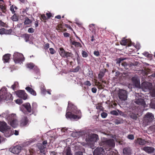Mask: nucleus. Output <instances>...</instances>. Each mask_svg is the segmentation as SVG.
I'll return each instance as SVG.
<instances>
[{
    "mask_svg": "<svg viewBox=\"0 0 155 155\" xmlns=\"http://www.w3.org/2000/svg\"><path fill=\"white\" fill-rule=\"evenodd\" d=\"M154 118V115L151 113H147L145 115L144 121L146 125H148L152 123Z\"/></svg>",
    "mask_w": 155,
    "mask_h": 155,
    "instance_id": "4",
    "label": "nucleus"
},
{
    "mask_svg": "<svg viewBox=\"0 0 155 155\" xmlns=\"http://www.w3.org/2000/svg\"><path fill=\"white\" fill-rule=\"evenodd\" d=\"M105 72L103 71H100L98 75V77L100 81H102V78L104 76L105 74Z\"/></svg>",
    "mask_w": 155,
    "mask_h": 155,
    "instance_id": "34",
    "label": "nucleus"
},
{
    "mask_svg": "<svg viewBox=\"0 0 155 155\" xmlns=\"http://www.w3.org/2000/svg\"><path fill=\"white\" fill-rule=\"evenodd\" d=\"M142 54L147 57V58H151L152 57V54H149L148 52L145 51L142 53Z\"/></svg>",
    "mask_w": 155,
    "mask_h": 155,
    "instance_id": "39",
    "label": "nucleus"
},
{
    "mask_svg": "<svg viewBox=\"0 0 155 155\" xmlns=\"http://www.w3.org/2000/svg\"><path fill=\"white\" fill-rule=\"evenodd\" d=\"M107 116V113L103 112L101 114V116L103 118H106Z\"/></svg>",
    "mask_w": 155,
    "mask_h": 155,
    "instance_id": "51",
    "label": "nucleus"
},
{
    "mask_svg": "<svg viewBox=\"0 0 155 155\" xmlns=\"http://www.w3.org/2000/svg\"><path fill=\"white\" fill-rule=\"evenodd\" d=\"M31 21L29 18H28V17L25 18V21L24 22V24H29L31 23Z\"/></svg>",
    "mask_w": 155,
    "mask_h": 155,
    "instance_id": "41",
    "label": "nucleus"
},
{
    "mask_svg": "<svg viewBox=\"0 0 155 155\" xmlns=\"http://www.w3.org/2000/svg\"><path fill=\"white\" fill-rule=\"evenodd\" d=\"M135 102L137 104L141 105L143 106L145 105V103L144 100L142 98H139L138 100H136Z\"/></svg>",
    "mask_w": 155,
    "mask_h": 155,
    "instance_id": "22",
    "label": "nucleus"
},
{
    "mask_svg": "<svg viewBox=\"0 0 155 155\" xmlns=\"http://www.w3.org/2000/svg\"><path fill=\"white\" fill-rule=\"evenodd\" d=\"M9 127L7 124L4 121H0V131L3 132Z\"/></svg>",
    "mask_w": 155,
    "mask_h": 155,
    "instance_id": "15",
    "label": "nucleus"
},
{
    "mask_svg": "<svg viewBox=\"0 0 155 155\" xmlns=\"http://www.w3.org/2000/svg\"><path fill=\"white\" fill-rule=\"evenodd\" d=\"M13 59L16 64L21 63L24 60L23 55L18 52H15L14 53Z\"/></svg>",
    "mask_w": 155,
    "mask_h": 155,
    "instance_id": "3",
    "label": "nucleus"
},
{
    "mask_svg": "<svg viewBox=\"0 0 155 155\" xmlns=\"http://www.w3.org/2000/svg\"><path fill=\"white\" fill-rule=\"evenodd\" d=\"M59 49V53L60 55L62 57H63L66 51H65L63 48H60Z\"/></svg>",
    "mask_w": 155,
    "mask_h": 155,
    "instance_id": "32",
    "label": "nucleus"
},
{
    "mask_svg": "<svg viewBox=\"0 0 155 155\" xmlns=\"http://www.w3.org/2000/svg\"><path fill=\"white\" fill-rule=\"evenodd\" d=\"M66 155H73L71 153V149L69 148H68L66 149Z\"/></svg>",
    "mask_w": 155,
    "mask_h": 155,
    "instance_id": "43",
    "label": "nucleus"
},
{
    "mask_svg": "<svg viewBox=\"0 0 155 155\" xmlns=\"http://www.w3.org/2000/svg\"><path fill=\"white\" fill-rule=\"evenodd\" d=\"M96 108L100 110H103V108L101 104H98L96 106Z\"/></svg>",
    "mask_w": 155,
    "mask_h": 155,
    "instance_id": "45",
    "label": "nucleus"
},
{
    "mask_svg": "<svg viewBox=\"0 0 155 155\" xmlns=\"http://www.w3.org/2000/svg\"><path fill=\"white\" fill-rule=\"evenodd\" d=\"M3 133H4L5 136L6 137H10L12 135V131L10 128L8 127L6 130H4Z\"/></svg>",
    "mask_w": 155,
    "mask_h": 155,
    "instance_id": "20",
    "label": "nucleus"
},
{
    "mask_svg": "<svg viewBox=\"0 0 155 155\" xmlns=\"http://www.w3.org/2000/svg\"><path fill=\"white\" fill-rule=\"evenodd\" d=\"M118 95L119 98L122 101H125L127 98V92L125 90L120 89L119 91Z\"/></svg>",
    "mask_w": 155,
    "mask_h": 155,
    "instance_id": "6",
    "label": "nucleus"
},
{
    "mask_svg": "<svg viewBox=\"0 0 155 155\" xmlns=\"http://www.w3.org/2000/svg\"><path fill=\"white\" fill-rule=\"evenodd\" d=\"M150 94L153 97H155V89H153L151 90L150 92Z\"/></svg>",
    "mask_w": 155,
    "mask_h": 155,
    "instance_id": "48",
    "label": "nucleus"
},
{
    "mask_svg": "<svg viewBox=\"0 0 155 155\" xmlns=\"http://www.w3.org/2000/svg\"><path fill=\"white\" fill-rule=\"evenodd\" d=\"M137 142L139 144L141 145H144L147 143V141L141 138H138L137 139Z\"/></svg>",
    "mask_w": 155,
    "mask_h": 155,
    "instance_id": "25",
    "label": "nucleus"
},
{
    "mask_svg": "<svg viewBox=\"0 0 155 155\" xmlns=\"http://www.w3.org/2000/svg\"><path fill=\"white\" fill-rule=\"evenodd\" d=\"M121 65L124 66L126 69H128L130 67V66L128 64H127L126 62H123L121 63Z\"/></svg>",
    "mask_w": 155,
    "mask_h": 155,
    "instance_id": "40",
    "label": "nucleus"
},
{
    "mask_svg": "<svg viewBox=\"0 0 155 155\" xmlns=\"http://www.w3.org/2000/svg\"><path fill=\"white\" fill-rule=\"evenodd\" d=\"M11 20L13 21H17L18 20V17L16 14L14 13V15L11 18Z\"/></svg>",
    "mask_w": 155,
    "mask_h": 155,
    "instance_id": "37",
    "label": "nucleus"
},
{
    "mask_svg": "<svg viewBox=\"0 0 155 155\" xmlns=\"http://www.w3.org/2000/svg\"><path fill=\"white\" fill-rule=\"evenodd\" d=\"M16 119V114H11L9 115L7 117V119L8 120V122H9L11 120H15Z\"/></svg>",
    "mask_w": 155,
    "mask_h": 155,
    "instance_id": "21",
    "label": "nucleus"
},
{
    "mask_svg": "<svg viewBox=\"0 0 155 155\" xmlns=\"http://www.w3.org/2000/svg\"><path fill=\"white\" fill-rule=\"evenodd\" d=\"M128 42L129 40L127 39H123L121 41L120 44L121 45H126L128 43Z\"/></svg>",
    "mask_w": 155,
    "mask_h": 155,
    "instance_id": "35",
    "label": "nucleus"
},
{
    "mask_svg": "<svg viewBox=\"0 0 155 155\" xmlns=\"http://www.w3.org/2000/svg\"><path fill=\"white\" fill-rule=\"evenodd\" d=\"M98 88L100 89H103L104 88V86L100 82H98Z\"/></svg>",
    "mask_w": 155,
    "mask_h": 155,
    "instance_id": "49",
    "label": "nucleus"
},
{
    "mask_svg": "<svg viewBox=\"0 0 155 155\" xmlns=\"http://www.w3.org/2000/svg\"><path fill=\"white\" fill-rule=\"evenodd\" d=\"M14 9H15V10H16L18 9V8L15 6H14L13 5L10 6V10L11 11L12 14H14L15 12V11L14 10Z\"/></svg>",
    "mask_w": 155,
    "mask_h": 155,
    "instance_id": "36",
    "label": "nucleus"
},
{
    "mask_svg": "<svg viewBox=\"0 0 155 155\" xmlns=\"http://www.w3.org/2000/svg\"><path fill=\"white\" fill-rule=\"evenodd\" d=\"M75 54L77 55V60L78 62V63L79 61H80V58L79 56V54L77 51H76Z\"/></svg>",
    "mask_w": 155,
    "mask_h": 155,
    "instance_id": "56",
    "label": "nucleus"
},
{
    "mask_svg": "<svg viewBox=\"0 0 155 155\" xmlns=\"http://www.w3.org/2000/svg\"><path fill=\"white\" fill-rule=\"evenodd\" d=\"M94 54L97 57H98L100 55V53L98 51H95L94 52Z\"/></svg>",
    "mask_w": 155,
    "mask_h": 155,
    "instance_id": "57",
    "label": "nucleus"
},
{
    "mask_svg": "<svg viewBox=\"0 0 155 155\" xmlns=\"http://www.w3.org/2000/svg\"><path fill=\"white\" fill-rule=\"evenodd\" d=\"M82 55L83 57L86 58L88 56L87 53L85 51H82Z\"/></svg>",
    "mask_w": 155,
    "mask_h": 155,
    "instance_id": "46",
    "label": "nucleus"
},
{
    "mask_svg": "<svg viewBox=\"0 0 155 155\" xmlns=\"http://www.w3.org/2000/svg\"><path fill=\"white\" fill-rule=\"evenodd\" d=\"M127 138L130 140H133L134 139V136L133 134H129L128 135Z\"/></svg>",
    "mask_w": 155,
    "mask_h": 155,
    "instance_id": "53",
    "label": "nucleus"
},
{
    "mask_svg": "<svg viewBox=\"0 0 155 155\" xmlns=\"http://www.w3.org/2000/svg\"><path fill=\"white\" fill-rule=\"evenodd\" d=\"M98 137V135L96 134H92L89 137L91 141H96Z\"/></svg>",
    "mask_w": 155,
    "mask_h": 155,
    "instance_id": "24",
    "label": "nucleus"
},
{
    "mask_svg": "<svg viewBox=\"0 0 155 155\" xmlns=\"http://www.w3.org/2000/svg\"><path fill=\"white\" fill-rule=\"evenodd\" d=\"M56 29L59 31L63 32V27L62 25H58L56 28Z\"/></svg>",
    "mask_w": 155,
    "mask_h": 155,
    "instance_id": "42",
    "label": "nucleus"
},
{
    "mask_svg": "<svg viewBox=\"0 0 155 155\" xmlns=\"http://www.w3.org/2000/svg\"><path fill=\"white\" fill-rule=\"evenodd\" d=\"M104 149L102 147H97L94 151L93 155H103L104 153Z\"/></svg>",
    "mask_w": 155,
    "mask_h": 155,
    "instance_id": "13",
    "label": "nucleus"
},
{
    "mask_svg": "<svg viewBox=\"0 0 155 155\" xmlns=\"http://www.w3.org/2000/svg\"><path fill=\"white\" fill-rule=\"evenodd\" d=\"M11 54H6L3 56L2 60L4 63H8L10 59Z\"/></svg>",
    "mask_w": 155,
    "mask_h": 155,
    "instance_id": "18",
    "label": "nucleus"
},
{
    "mask_svg": "<svg viewBox=\"0 0 155 155\" xmlns=\"http://www.w3.org/2000/svg\"><path fill=\"white\" fill-rule=\"evenodd\" d=\"M37 106V104L36 103H33L32 104V113L33 114L34 113L33 110H35Z\"/></svg>",
    "mask_w": 155,
    "mask_h": 155,
    "instance_id": "44",
    "label": "nucleus"
},
{
    "mask_svg": "<svg viewBox=\"0 0 155 155\" xmlns=\"http://www.w3.org/2000/svg\"><path fill=\"white\" fill-rule=\"evenodd\" d=\"M26 67L27 68L30 69H33L34 71L36 73H39V70L37 66H36L34 64L32 63H28L26 64Z\"/></svg>",
    "mask_w": 155,
    "mask_h": 155,
    "instance_id": "12",
    "label": "nucleus"
},
{
    "mask_svg": "<svg viewBox=\"0 0 155 155\" xmlns=\"http://www.w3.org/2000/svg\"><path fill=\"white\" fill-rule=\"evenodd\" d=\"M73 56V54L71 52L66 51L63 58H66L68 59L71 58H72Z\"/></svg>",
    "mask_w": 155,
    "mask_h": 155,
    "instance_id": "29",
    "label": "nucleus"
},
{
    "mask_svg": "<svg viewBox=\"0 0 155 155\" xmlns=\"http://www.w3.org/2000/svg\"><path fill=\"white\" fill-rule=\"evenodd\" d=\"M138 114H136L133 113H130V117L134 120H136L138 118Z\"/></svg>",
    "mask_w": 155,
    "mask_h": 155,
    "instance_id": "33",
    "label": "nucleus"
},
{
    "mask_svg": "<svg viewBox=\"0 0 155 155\" xmlns=\"http://www.w3.org/2000/svg\"><path fill=\"white\" fill-rule=\"evenodd\" d=\"M22 106L25 108L26 111L23 109L22 111L25 115H28L29 113H32V110L30 103H27L22 105Z\"/></svg>",
    "mask_w": 155,
    "mask_h": 155,
    "instance_id": "5",
    "label": "nucleus"
},
{
    "mask_svg": "<svg viewBox=\"0 0 155 155\" xmlns=\"http://www.w3.org/2000/svg\"><path fill=\"white\" fill-rule=\"evenodd\" d=\"M123 59L122 58H120L118 59H117V64H120L121 63V61L123 60Z\"/></svg>",
    "mask_w": 155,
    "mask_h": 155,
    "instance_id": "60",
    "label": "nucleus"
},
{
    "mask_svg": "<svg viewBox=\"0 0 155 155\" xmlns=\"http://www.w3.org/2000/svg\"><path fill=\"white\" fill-rule=\"evenodd\" d=\"M2 100H12V95L7 93V89L5 87H2L0 90V102Z\"/></svg>",
    "mask_w": 155,
    "mask_h": 155,
    "instance_id": "2",
    "label": "nucleus"
},
{
    "mask_svg": "<svg viewBox=\"0 0 155 155\" xmlns=\"http://www.w3.org/2000/svg\"><path fill=\"white\" fill-rule=\"evenodd\" d=\"M131 80L133 82V83L134 84L136 85H138L139 84V81L136 77H132Z\"/></svg>",
    "mask_w": 155,
    "mask_h": 155,
    "instance_id": "31",
    "label": "nucleus"
},
{
    "mask_svg": "<svg viewBox=\"0 0 155 155\" xmlns=\"http://www.w3.org/2000/svg\"><path fill=\"white\" fill-rule=\"evenodd\" d=\"M38 147L40 150L41 153H43L44 154L45 153L46 145H43L41 144H40L38 145Z\"/></svg>",
    "mask_w": 155,
    "mask_h": 155,
    "instance_id": "23",
    "label": "nucleus"
},
{
    "mask_svg": "<svg viewBox=\"0 0 155 155\" xmlns=\"http://www.w3.org/2000/svg\"><path fill=\"white\" fill-rule=\"evenodd\" d=\"M6 25V24L5 23H4L2 21L0 20V26L4 27H5Z\"/></svg>",
    "mask_w": 155,
    "mask_h": 155,
    "instance_id": "63",
    "label": "nucleus"
},
{
    "mask_svg": "<svg viewBox=\"0 0 155 155\" xmlns=\"http://www.w3.org/2000/svg\"><path fill=\"white\" fill-rule=\"evenodd\" d=\"M30 35L25 33L21 35V37L23 38L26 42H28L29 41Z\"/></svg>",
    "mask_w": 155,
    "mask_h": 155,
    "instance_id": "26",
    "label": "nucleus"
},
{
    "mask_svg": "<svg viewBox=\"0 0 155 155\" xmlns=\"http://www.w3.org/2000/svg\"><path fill=\"white\" fill-rule=\"evenodd\" d=\"M49 47V44L48 43L45 44L44 46V49L45 50L48 49Z\"/></svg>",
    "mask_w": 155,
    "mask_h": 155,
    "instance_id": "55",
    "label": "nucleus"
},
{
    "mask_svg": "<svg viewBox=\"0 0 155 155\" xmlns=\"http://www.w3.org/2000/svg\"><path fill=\"white\" fill-rule=\"evenodd\" d=\"M66 117L71 119H79L81 117V112L76 106L69 102L67 107Z\"/></svg>",
    "mask_w": 155,
    "mask_h": 155,
    "instance_id": "1",
    "label": "nucleus"
},
{
    "mask_svg": "<svg viewBox=\"0 0 155 155\" xmlns=\"http://www.w3.org/2000/svg\"><path fill=\"white\" fill-rule=\"evenodd\" d=\"M18 84V83L17 82H15L11 86V88L14 90L15 91V90L16 88L17 87V85Z\"/></svg>",
    "mask_w": 155,
    "mask_h": 155,
    "instance_id": "47",
    "label": "nucleus"
},
{
    "mask_svg": "<svg viewBox=\"0 0 155 155\" xmlns=\"http://www.w3.org/2000/svg\"><path fill=\"white\" fill-rule=\"evenodd\" d=\"M80 69V67L79 66H77L75 68H74L73 69V72H76L78 71Z\"/></svg>",
    "mask_w": 155,
    "mask_h": 155,
    "instance_id": "52",
    "label": "nucleus"
},
{
    "mask_svg": "<svg viewBox=\"0 0 155 155\" xmlns=\"http://www.w3.org/2000/svg\"><path fill=\"white\" fill-rule=\"evenodd\" d=\"M150 105L151 108L155 109V98L152 99Z\"/></svg>",
    "mask_w": 155,
    "mask_h": 155,
    "instance_id": "38",
    "label": "nucleus"
},
{
    "mask_svg": "<svg viewBox=\"0 0 155 155\" xmlns=\"http://www.w3.org/2000/svg\"><path fill=\"white\" fill-rule=\"evenodd\" d=\"M123 151L125 155H131L132 154V150L129 147H128L124 148Z\"/></svg>",
    "mask_w": 155,
    "mask_h": 155,
    "instance_id": "16",
    "label": "nucleus"
},
{
    "mask_svg": "<svg viewBox=\"0 0 155 155\" xmlns=\"http://www.w3.org/2000/svg\"><path fill=\"white\" fill-rule=\"evenodd\" d=\"M28 32L30 33H33L34 32V29L32 28H29L28 30Z\"/></svg>",
    "mask_w": 155,
    "mask_h": 155,
    "instance_id": "58",
    "label": "nucleus"
},
{
    "mask_svg": "<svg viewBox=\"0 0 155 155\" xmlns=\"http://www.w3.org/2000/svg\"><path fill=\"white\" fill-rule=\"evenodd\" d=\"M21 147L20 145H17L11 147L9 150L12 153L15 154H18L21 151Z\"/></svg>",
    "mask_w": 155,
    "mask_h": 155,
    "instance_id": "10",
    "label": "nucleus"
},
{
    "mask_svg": "<svg viewBox=\"0 0 155 155\" xmlns=\"http://www.w3.org/2000/svg\"><path fill=\"white\" fill-rule=\"evenodd\" d=\"M12 30L11 29L8 30L4 28H2L0 29V34L1 35H10L12 33Z\"/></svg>",
    "mask_w": 155,
    "mask_h": 155,
    "instance_id": "14",
    "label": "nucleus"
},
{
    "mask_svg": "<svg viewBox=\"0 0 155 155\" xmlns=\"http://www.w3.org/2000/svg\"><path fill=\"white\" fill-rule=\"evenodd\" d=\"M25 89L31 94L33 96H36V93L35 91L32 88L29 87H25Z\"/></svg>",
    "mask_w": 155,
    "mask_h": 155,
    "instance_id": "19",
    "label": "nucleus"
},
{
    "mask_svg": "<svg viewBox=\"0 0 155 155\" xmlns=\"http://www.w3.org/2000/svg\"><path fill=\"white\" fill-rule=\"evenodd\" d=\"M8 124H9L12 127L15 128V127L17 125V121L16 119L15 120H13L8 122Z\"/></svg>",
    "mask_w": 155,
    "mask_h": 155,
    "instance_id": "28",
    "label": "nucleus"
},
{
    "mask_svg": "<svg viewBox=\"0 0 155 155\" xmlns=\"http://www.w3.org/2000/svg\"><path fill=\"white\" fill-rule=\"evenodd\" d=\"M141 87L144 91H150L152 88V84L148 82H143L142 83Z\"/></svg>",
    "mask_w": 155,
    "mask_h": 155,
    "instance_id": "7",
    "label": "nucleus"
},
{
    "mask_svg": "<svg viewBox=\"0 0 155 155\" xmlns=\"http://www.w3.org/2000/svg\"><path fill=\"white\" fill-rule=\"evenodd\" d=\"M103 144L109 147H114L115 145V143L114 140L110 139L104 141Z\"/></svg>",
    "mask_w": 155,
    "mask_h": 155,
    "instance_id": "11",
    "label": "nucleus"
},
{
    "mask_svg": "<svg viewBox=\"0 0 155 155\" xmlns=\"http://www.w3.org/2000/svg\"><path fill=\"white\" fill-rule=\"evenodd\" d=\"M111 114H112L115 115H118V113L116 110H113L111 111Z\"/></svg>",
    "mask_w": 155,
    "mask_h": 155,
    "instance_id": "62",
    "label": "nucleus"
},
{
    "mask_svg": "<svg viewBox=\"0 0 155 155\" xmlns=\"http://www.w3.org/2000/svg\"><path fill=\"white\" fill-rule=\"evenodd\" d=\"M0 9L3 13H6L7 11V7L5 5L2 4V3H0Z\"/></svg>",
    "mask_w": 155,
    "mask_h": 155,
    "instance_id": "27",
    "label": "nucleus"
},
{
    "mask_svg": "<svg viewBox=\"0 0 155 155\" xmlns=\"http://www.w3.org/2000/svg\"><path fill=\"white\" fill-rule=\"evenodd\" d=\"M143 150L148 153H151L153 152L154 149L150 147H144L143 148Z\"/></svg>",
    "mask_w": 155,
    "mask_h": 155,
    "instance_id": "17",
    "label": "nucleus"
},
{
    "mask_svg": "<svg viewBox=\"0 0 155 155\" xmlns=\"http://www.w3.org/2000/svg\"><path fill=\"white\" fill-rule=\"evenodd\" d=\"M116 153L113 151H110L108 153V155H116Z\"/></svg>",
    "mask_w": 155,
    "mask_h": 155,
    "instance_id": "64",
    "label": "nucleus"
},
{
    "mask_svg": "<svg viewBox=\"0 0 155 155\" xmlns=\"http://www.w3.org/2000/svg\"><path fill=\"white\" fill-rule=\"evenodd\" d=\"M29 121V120L27 117L23 115L19 121L20 125L21 127L26 126L28 124Z\"/></svg>",
    "mask_w": 155,
    "mask_h": 155,
    "instance_id": "8",
    "label": "nucleus"
},
{
    "mask_svg": "<svg viewBox=\"0 0 155 155\" xmlns=\"http://www.w3.org/2000/svg\"><path fill=\"white\" fill-rule=\"evenodd\" d=\"M71 44L74 45L76 48L81 47L82 45L80 43L78 42H76L75 41H73L71 42Z\"/></svg>",
    "mask_w": 155,
    "mask_h": 155,
    "instance_id": "30",
    "label": "nucleus"
},
{
    "mask_svg": "<svg viewBox=\"0 0 155 155\" xmlns=\"http://www.w3.org/2000/svg\"><path fill=\"white\" fill-rule=\"evenodd\" d=\"M88 76L91 78H92L93 77V73L92 71H89L88 73Z\"/></svg>",
    "mask_w": 155,
    "mask_h": 155,
    "instance_id": "61",
    "label": "nucleus"
},
{
    "mask_svg": "<svg viewBox=\"0 0 155 155\" xmlns=\"http://www.w3.org/2000/svg\"><path fill=\"white\" fill-rule=\"evenodd\" d=\"M15 92L16 94L18 97L24 100H25L27 98L28 95L25 93V90H19Z\"/></svg>",
    "mask_w": 155,
    "mask_h": 155,
    "instance_id": "9",
    "label": "nucleus"
},
{
    "mask_svg": "<svg viewBox=\"0 0 155 155\" xmlns=\"http://www.w3.org/2000/svg\"><path fill=\"white\" fill-rule=\"evenodd\" d=\"M45 86L44 85L41 86V91L42 93L43 94H45L46 92V89L45 88Z\"/></svg>",
    "mask_w": 155,
    "mask_h": 155,
    "instance_id": "50",
    "label": "nucleus"
},
{
    "mask_svg": "<svg viewBox=\"0 0 155 155\" xmlns=\"http://www.w3.org/2000/svg\"><path fill=\"white\" fill-rule=\"evenodd\" d=\"M84 84L85 85L89 86H90L91 85V83L90 81H86L84 82Z\"/></svg>",
    "mask_w": 155,
    "mask_h": 155,
    "instance_id": "59",
    "label": "nucleus"
},
{
    "mask_svg": "<svg viewBox=\"0 0 155 155\" xmlns=\"http://www.w3.org/2000/svg\"><path fill=\"white\" fill-rule=\"evenodd\" d=\"M50 52L51 54H54L55 53V51L52 48H49Z\"/></svg>",
    "mask_w": 155,
    "mask_h": 155,
    "instance_id": "54",
    "label": "nucleus"
}]
</instances>
